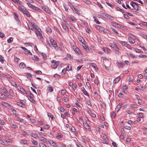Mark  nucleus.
<instances>
[{"label":"nucleus","mask_w":147,"mask_h":147,"mask_svg":"<svg viewBox=\"0 0 147 147\" xmlns=\"http://www.w3.org/2000/svg\"><path fill=\"white\" fill-rule=\"evenodd\" d=\"M47 13L51 15L53 13L51 11L50 9L48 7H47Z\"/></svg>","instance_id":"nucleus-31"},{"label":"nucleus","mask_w":147,"mask_h":147,"mask_svg":"<svg viewBox=\"0 0 147 147\" xmlns=\"http://www.w3.org/2000/svg\"><path fill=\"white\" fill-rule=\"evenodd\" d=\"M95 27L96 29L98 30L101 31L105 32L107 31V30L106 29L98 25L96 26Z\"/></svg>","instance_id":"nucleus-10"},{"label":"nucleus","mask_w":147,"mask_h":147,"mask_svg":"<svg viewBox=\"0 0 147 147\" xmlns=\"http://www.w3.org/2000/svg\"><path fill=\"white\" fill-rule=\"evenodd\" d=\"M5 34H4L1 32H0V37L1 38H3L5 36Z\"/></svg>","instance_id":"nucleus-59"},{"label":"nucleus","mask_w":147,"mask_h":147,"mask_svg":"<svg viewBox=\"0 0 147 147\" xmlns=\"http://www.w3.org/2000/svg\"><path fill=\"white\" fill-rule=\"evenodd\" d=\"M47 142L51 145L54 146H56V143L53 141L50 140H49Z\"/></svg>","instance_id":"nucleus-24"},{"label":"nucleus","mask_w":147,"mask_h":147,"mask_svg":"<svg viewBox=\"0 0 147 147\" xmlns=\"http://www.w3.org/2000/svg\"><path fill=\"white\" fill-rule=\"evenodd\" d=\"M111 24L112 26L114 27H115L117 26V23L114 22H111Z\"/></svg>","instance_id":"nucleus-62"},{"label":"nucleus","mask_w":147,"mask_h":147,"mask_svg":"<svg viewBox=\"0 0 147 147\" xmlns=\"http://www.w3.org/2000/svg\"><path fill=\"white\" fill-rule=\"evenodd\" d=\"M109 45L112 48L115 49H118L115 43L113 42V43H109Z\"/></svg>","instance_id":"nucleus-17"},{"label":"nucleus","mask_w":147,"mask_h":147,"mask_svg":"<svg viewBox=\"0 0 147 147\" xmlns=\"http://www.w3.org/2000/svg\"><path fill=\"white\" fill-rule=\"evenodd\" d=\"M116 116V114L115 113H114L113 112H111V116L112 117H113L114 118H115V117Z\"/></svg>","instance_id":"nucleus-58"},{"label":"nucleus","mask_w":147,"mask_h":147,"mask_svg":"<svg viewBox=\"0 0 147 147\" xmlns=\"http://www.w3.org/2000/svg\"><path fill=\"white\" fill-rule=\"evenodd\" d=\"M13 40V38L12 37H10L9 39L7 40V42L8 43H10Z\"/></svg>","instance_id":"nucleus-48"},{"label":"nucleus","mask_w":147,"mask_h":147,"mask_svg":"<svg viewBox=\"0 0 147 147\" xmlns=\"http://www.w3.org/2000/svg\"><path fill=\"white\" fill-rule=\"evenodd\" d=\"M32 8L34 10H36L39 12L40 11V9L38 8L35 7L33 5V6L32 7Z\"/></svg>","instance_id":"nucleus-37"},{"label":"nucleus","mask_w":147,"mask_h":147,"mask_svg":"<svg viewBox=\"0 0 147 147\" xmlns=\"http://www.w3.org/2000/svg\"><path fill=\"white\" fill-rule=\"evenodd\" d=\"M126 47L127 48L130 50L132 49L133 47H131L129 44H126Z\"/></svg>","instance_id":"nucleus-44"},{"label":"nucleus","mask_w":147,"mask_h":147,"mask_svg":"<svg viewBox=\"0 0 147 147\" xmlns=\"http://www.w3.org/2000/svg\"><path fill=\"white\" fill-rule=\"evenodd\" d=\"M1 105H3L4 107L9 109H10L11 108V105L9 103L5 102L4 101H2L0 102Z\"/></svg>","instance_id":"nucleus-4"},{"label":"nucleus","mask_w":147,"mask_h":147,"mask_svg":"<svg viewBox=\"0 0 147 147\" xmlns=\"http://www.w3.org/2000/svg\"><path fill=\"white\" fill-rule=\"evenodd\" d=\"M73 49L75 52L79 54H81V51L80 49L78 47H76L75 46H73Z\"/></svg>","instance_id":"nucleus-13"},{"label":"nucleus","mask_w":147,"mask_h":147,"mask_svg":"<svg viewBox=\"0 0 147 147\" xmlns=\"http://www.w3.org/2000/svg\"><path fill=\"white\" fill-rule=\"evenodd\" d=\"M122 105V103H119L115 109V111L116 112H117L119 111Z\"/></svg>","instance_id":"nucleus-16"},{"label":"nucleus","mask_w":147,"mask_h":147,"mask_svg":"<svg viewBox=\"0 0 147 147\" xmlns=\"http://www.w3.org/2000/svg\"><path fill=\"white\" fill-rule=\"evenodd\" d=\"M117 27L119 28H123V26L117 23Z\"/></svg>","instance_id":"nucleus-57"},{"label":"nucleus","mask_w":147,"mask_h":147,"mask_svg":"<svg viewBox=\"0 0 147 147\" xmlns=\"http://www.w3.org/2000/svg\"><path fill=\"white\" fill-rule=\"evenodd\" d=\"M18 89L20 91L24 94H27L28 91H26V90L21 87H19Z\"/></svg>","instance_id":"nucleus-15"},{"label":"nucleus","mask_w":147,"mask_h":147,"mask_svg":"<svg viewBox=\"0 0 147 147\" xmlns=\"http://www.w3.org/2000/svg\"><path fill=\"white\" fill-rule=\"evenodd\" d=\"M47 90L49 92H52L53 91V88L51 86H48L47 88Z\"/></svg>","instance_id":"nucleus-27"},{"label":"nucleus","mask_w":147,"mask_h":147,"mask_svg":"<svg viewBox=\"0 0 147 147\" xmlns=\"http://www.w3.org/2000/svg\"><path fill=\"white\" fill-rule=\"evenodd\" d=\"M68 5L72 9H73L75 8L74 6L72 5V4L70 2H68Z\"/></svg>","instance_id":"nucleus-39"},{"label":"nucleus","mask_w":147,"mask_h":147,"mask_svg":"<svg viewBox=\"0 0 147 147\" xmlns=\"http://www.w3.org/2000/svg\"><path fill=\"white\" fill-rule=\"evenodd\" d=\"M120 78L118 76L116 78L113 80V83L114 84L117 83L120 80Z\"/></svg>","instance_id":"nucleus-25"},{"label":"nucleus","mask_w":147,"mask_h":147,"mask_svg":"<svg viewBox=\"0 0 147 147\" xmlns=\"http://www.w3.org/2000/svg\"><path fill=\"white\" fill-rule=\"evenodd\" d=\"M30 122L32 123H34L36 122V120L35 119H30Z\"/></svg>","instance_id":"nucleus-61"},{"label":"nucleus","mask_w":147,"mask_h":147,"mask_svg":"<svg viewBox=\"0 0 147 147\" xmlns=\"http://www.w3.org/2000/svg\"><path fill=\"white\" fill-rule=\"evenodd\" d=\"M102 16L104 18L106 17L107 19L111 20H113L114 19V18L110 15L105 13H102L101 14Z\"/></svg>","instance_id":"nucleus-7"},{"label":"nucleus","mask_w":147,"mask_h":147,"mask_svg":"<svg viewBox=\"0 0 147 147\" xmlns=\"http://www.w3.org/2000/svg\"><path fill=\"white\" fill-rule=\"evenodd\" d=\"M19 9L22 12H23L26 9L25 8V7L22 6H19L18 7Z\"/></svg>","instance_id":"nucleus-29"},{"label":"nucleus","mask_w":147,"mask_h":147,"mask_svg":"<svg viewBox=\"0 0 147 147\" xmlns=\"http://www.w3.org/2000/svg\"><path fill=\"white\" fill-rule=\"evenodd\" d=\"M83 46L84 48L86 50L87 52H88L89 51V49L88 47L85 45H84Z\"/></svg>","instance_id":"nucleus-35"},{"label":"nucleus","mask_w":147,"mask_h":147,"mask_svg":"<svg viewBox=\"0 0 147 147\" xmlns=\"http://www.w3.org/2000/svg\"><path fill=\"white\" fill-rule=\"evenodd\" d=\"M26 95L28 97V99L31 102L33 103L35 102V101L33 98L34 96L31 92L28 91Z\"/></svg>","instance_id":"nucleus-2"},{"label":"nucleus","mask_w":147,"mask_h":147,"mask_svg":"<svg viewBox=\"0 0 147 147\" xmlns=\"http://www.w3.org/2000/svg\"><path fill=\"white\" fill-rule=\"evenodd\" d=\"M21 143L24 144H27V141L26 140H22L21 141Z\"/></svg>","instance_id":"nucleus-53"},{"label":"nucleus","mask_w":147,"mask_h":147,"mask_svg":"<svg viewBox=\"0 0 147 147\" xmlns=\"http://www.w3.org/2000/svg\"><path fill=\"white\" fill-rule=\"evenodd\" d=\"M94 21L96 22V23L98 24H100V22L98 20V19L96 17L94 16L93 17Z\"/></svg>","instance_id":"nucleus-33"},{"label":"nucleus","mask_w":147,"mask_h":147,"mask_svg":"<svg viewBox=\"0 0 147 147\" xmlns=\"http://www.w3.org/2000/svg\"><path fill=\"white\" fill-rule=\"evenodd\" d=\"M20 134L21 135L23 136H26L28 134V133L27 132L24 131H22L20 133Z\"/></svg>","instance_id":"nucleus-42"},{"label":"nucleus","mask_w":147,"mask_h":147,"mask_svg":"<svg viewBox=\"0 0 147 147\" xmlns=\"http://www.w3.org/2000/svg\"><path fill=\"white\" fill-rule=\"evenodd\" d=\"M0 90L5 94H7L8 92L6 88L4 87L1 86L0 87Z\"/></svg>","instance_id":"nucleus-14"},{"label":"nucleus","mask_w":147,"mask_h":147,"mask_svg":"<svg viewBox=\"0 0 147 147\" xmlns=\"http://www.w3.org/2000/svg\"><path fill=\"white\" fill-rule=\"evenodd\" d=\"M0 61L2 63H4L5 61V60L3 59V58L1 55H0Z\"/></svg>","instance_id":"nucleus-54"},{"label":"nucleus","mask_w":147,"mask_h":147,"mask_svg":"<svg viewBox=\"0 0 147 147\" xmlns=\"http://www.w3.org/2000/svg\"><path fill=\"white\" fill-rule=\"evenodd\" d=\"M50 40L51 44L55 49L57 50H58V48L57 47V45L56 41L51 38H50Z\"/></svg>","instance_id":"nucleus-5"},{"label":"nucleus","mask_w":147,"mask_h":147,"mask_svg":"<svg viewBox=\"0 0 147 147\" xmlns=\"http://www.w3.org/2000/svg\"><path fill=\"white\" fill-rule=\"evenodd\" d=\"M130 4L135 10V11H134L135 12H136V11L138 10L139 6L138 5V4H137L136 3L133 1H131L130 3Z\"/></svg>","instance_id":"nucleus-3"},{"label":"nucleus","mask_w":147,"mask_h":147,"mask_svg":"<svg viewBox=\"0 0 147 147\" xmlns=\"http://www.w3.org/2000/svg\"><path fill=\"white\" fill-rule=\"evenodd\" d=\"M130 107L132 108L136 109L137 108V105L134 104H131L130 105Z\"/></svg>","instance_id":"nucleus-38"},{"label":"nucleus","mask_w":147,"mask_h":147,"mask_svg":"<svg viewBox=\"0 0 147 147\" xmlns=\"http://www.w3.org/2000/svg\"><path fill=\"white\" fill-rule=\"evenodd\" d=\"M48 117L50 120L52 121L53 119L54 116L51 113H48L47 114Z\"/></svg>","instance_id":"nucleus-22"},{"label":"nucleus","mask_w":147,"mask_h":147,"mask_svg":"<svg viewBox=\"0 0 147 147\" xmlns=\"http://www.w3.org/2000/svg\"><path fill=\"white\" fill-rule=\"evenodd\" d=\"M14 19L18 22V24L19 25H21V22L18 18V14L15 12L14 13Z\"/></svg>","instance_id":"nucleus-11"},{"label":"nucleus","mask_w":147,"mask_h":147,"mask_svg":"<svg viewBox=\"0 0 147 147\" xmlns=\"http://www.w3.org/2000/svg\"><path fill=\"white\" fill-rule=\"evenodd\" d=\"M10 109H11V112L13 113V114L15 115H16L17 114V113H16V111L14 109H12V108H11Z\"/></svg>","instance_id":"nucleus-45"},{"label":"nucleus","mask_w":147,"mask_h":147,"mask_svg":"<svg viewBox=\"0 0 147 147\" xmlns=\"http://www.w3.org/2000/svg\"><path fill=\"white\" fill-rule=\"evenodd\" d=\"M0 98L3 100H5L7 99V97L5 94L1 93L0 95Z\"/></svg>","instance_id":"nucleus-20"},{"label":"nucleus","mask_w":147,"mask_h":147,"mask_svg":"<svg viewBox=\"0 0 147 147\" xmlns=\"http://www.w3.org/2000/svg\"><path fill=\"white\" fill-rule=\"evenodd\" d=\"M39 145L40 147H46V146L45 144L43 143H40L39 144Z\"/></svg>","instance_id":"nucleus-56"},{"label":"nucleus","mask_w":147,"mask_h":147,"mask_svg":"<svg viewBox=\"0 0 147 147\" xmlns=\"http://www.w3.org/2000/svg\"><path fill=\"white\" fill-rule=\"evenodd\" d=\"M67 25L68 24H67L63 23L61 24L63 28L65 30H68Z\"/></svg>","instance_id":"nucleus-18"},{"label":"nucleus","mask_w":147,"mask_h":147,"mask_svg":"<svg viewBox=\"0 0 147 147\" xmlns=\"http://www.w3.org/2000/svg\"><path fill=\"white\" fill-rule=\"evenodd\" d=\"M132 38H128V40L129 42L130 43H131V44H133L135 42V39L136 38V37L134 36L133 37H132Z\"/></svg>","instance_id":"nucleus-12"},{"label":"nucleus","mask_w":147,"mask_h":147,"mask_svg":"<svg viewBox=\"0 0 147 147\" xmlns=\"http://www.w3.org/2000/svg\"><path fill=\"white\" fill-rule=\"evenodd\" d=\"M138 115L140 117L143 118L144 117V114L142 113H138Z\"/></svg>","instance_id":"nucleus-64"},{"label":"nucleus","mask_w":147,"mask_h":147,"mask_svg":"<svg viewBox=\"0 0 147 147\" xmlns=\"http://www.w3.org/2000/svg\"><path fill=\"white\" fill-rule=\"evenodd\" d=\"M135 51L136 52L139 53H140L142 51L140 50L136 49V48H134V49Z\"/></svg>","instance_id":"nucleus-60"},{"label":"nucleus","mask_w":147,"mask_h":147,"mask_svg":"<svg viewBox=\"0 0 147 147\" xmlns=\"http://www.w3.org/2000/svg\"><path fill=\"white\" fill-rule=\"evenodd\" d=\"M117 64L119 67L123 68V66L125 65V64L122 62H117Z\"/></svg>","instance_id":"nucleus-23"},{"label":"nucleus","mask_w":147,"mask_h":147,"mask_svg":"<svg viewBox=\"0 0 147 147\" xmlns=\"http://www.w3.org/2000/svg\"><path fill=\"white\" fill-rule=\"evenodd\" d=\"M82 91L85 95L89 97V95L88 94V92L86 91L84 88L83 89H82Z\"/></svg>","instance_id":"nucleus-28"},{"label":"nucleus","mask_w":147,"mask_h":147,"mask_svg":"<svg viewBox=\"0 0 147 147\" xmlns=\"http://www.w3.org/2000/svg\"><path fill=\"white\" fill-rule=\"evenodd\" d=\"M43 122L41 121H38L37 124L36 125L37 126L43 124Z\"/></svg>","instance_id":"nucleus-50"},{"label":"nucleus","mask_w":147,"mask_h":147,"mask_svg":"<svg viewBox=\"0 0 147 147\" xmlns=\"http://www.w3.org/2000/svg\"><path fill=\"white\" fill-rule=\"evenodd\" d=\"M92 67H93L96 71H97L98 70V68H97V66L95 63L93 64V65H92Z\"/></svg>","instance_id":"nucleus-32"},{"label":"nucleus","mask_w":147,"mask_h":147,"mask_svg":"<svg viewBox=\"0 0 147 147\" xmlns=\"http://www.w3.org/2000/svg\"><path fill=\"white\" fill-rule=\"evenodd\" d=\"M47 32L51 33L52 32V30L50 28L48 27V28H47Z\"/></svg>","instance_id":"nucleus-55"},{"label":"nucleus","mask_w":147,"mask_h":147,"mask_svg":"<svg viewBox=\"0 0 147 147\" xmlns=\"http://www.w3.org/2000/svg\"><path fill=\"white\" fill-rule=\"evenodd\" d=\"M30 136L34 138H38V135L34 133H32L30 135Z\"/></svg>","instance_id":"nucleus-36"},{"label":"nucleus","mask_w":147,"mask_h":147,"mask_svg":"<svg viewBox=\"0 0 147 147\" xmlns=\"http://www.w3.org/2000/svg\"><path fill=\"white\" fill-rule=\"evenodd\" d=\"M27 78L29 79L30 81H32V76L31 74L29 73H26V74Z\"/></svg>","instance_id":"nucleus-21"},{"label":"nucleus","mask_w":147,"mask_h":147,"mask_svg":"<svg viewBox=\"0 0 147 147\" xmlns=\"http://www.w3.org/2000/svg\"><path fill=\"white\" fill-rule=\"evenodd\" d=\"M120 43L122 44V45L123 46H124L125 47L126 46V44H127V43H126L124 41H120Z\"/></svg>","instance_id":"nucleus-46"},{"label":"nucleus","mask_w":147,"mask_h":147,"mask_svg":"<svg viewBox=\"0 0 147 147\" xmlns=\"http://www.w3.org/2000/svg\"><path fill=\"white\" fill-rule=\"evenodd\" d=\"M129 55L130 57L132 58H137V56H136L135 55L132 53H130Z\"/></svg>","instance_id":"nucleus-40"},{"label":"nucleus","mask_w":147,"mask_h":147,"mask_svg":"<svg viewBox=\"0 0 147 147\" xmlns=\"http://www.w3.org/2000/svg\"><path fill=\"white\" fill-rule=\"evenodd\" d=\"M67 70H68V69H66V68H64L62 70V72L64 74L66 73V71Z\"/></svg>","instance_id":"nucleus-63"},{"label":"nucleus","mask_w":147,"mask_h":147,"mask_svg":"<svg viewBox=\"0 0 147 147\" xmlns=\"http://www.w3.org/2000/svg\"><path fill=\"white\" fill-rule=\"evenodd\" d=\"M25 64L24 63L22 62L20 64L19 66L20 68L23 69L25 67Z\"/></svg>","instance_id":"nucleus-26"},{"label":"nucleus","mask_w":147,"mask_h":147,"mask_svg":"<svg viewBox=\"0 0 147 147\" xmlns=\"http://www.w3.org/2000/svg\"><path fill=\"white\" fill-rule=\"evenodd\" d=\"M25 103L23 100L20 99L17 102L16 104L18 106L25 108L26 106Z\"/></svg>","instance_id":"nucleus-1"},{"label":"nucleus","mask_w":147,"mask_h":147,"mask_svg":"<svg viewBox=\"0 0 147 147\" xmlns=\"http://www.w3.org/2000/svg\"><path fill=\"white\" fill-rule=\"evenodd\" d=\"M69 18L70 22L72 23H74L76 22V19L75 17L71 15L69 16Z\"/></svg>","instance_id":"nucleus-8"},{"label":"nucleus","mask_w":147,"mask_h":147,"mask_svg":"<svg viewBox=\"0 0 147 147\" xmlns=\"http://www.w3.org/2000/svg\"><path fill=\"white\" fill-rule=\"evenodd\" d=\"M40 31L41 30L40 29L37 28L36 29L35 31V33L37 36L38 38H41L42 37Z\"/></svg>","instance_id":"nucleus-6"},{"label":"nucleus","mask_w":147,"mask_h":147,"mask_svg":"<svg viewBox=\"0 0 147 147\" xmlns=\"http://www.w3.org/2000/svg\"><path fill=\"white\" fill-rule=\"evenodd\" d=\"M59 62L58 61H55V60H53L51 61V63L53 64L52 65V67L54 69L56 68L58 65Z\"/></svg>","instance_id":"nucleus-9"},{"label":"nucleus","mask_w":147,"mask_h":147,"mask_svg":"<svg viewBox=\"0 0 147 147\" xmlns=\"http://www.w3.org/2000/svg\"><path fill=\"white\" fill-rule=\"evenodd\" d=\"M111 30L116 34L117 35L118 34V33L115 29L113 28H111Z\"/></svg>","instance_id":"nucleus-52"},{"label":"nucleus","mask_w":147,"mask_h":147,"mask_svg":"<svg viewBox=\"0 0 147 147\" xmlns=\"http://www.w3.org/2000/svg\"><path fill=\"white\" fill-rule=\"evenodd\" d=\"M7 98L9 99H11L13 98V96L10 93H8L6 95Z\"/></svg>","instance_id":"nucleus-30"},{"label":"nucleus","mask_w":147,"mask_h":147,"mask_svg":"<svg viewBox=\"0 0 147 147\" xmlns=\"http://www.w3.org/2000/svg\"><path fill=\"white\" fill-rule=\"evenodd\" d=\"M103 50L105 52H106L107 53H108L109 52V50L107 48H104L103 49Z\"/></svg>","instance_id":"nucleus-51"},{"label":"nucleus","mask_w":147,"mask_h":147,"mask_svg":"<svg viewBox=\"0 0 147 147\" xmlns=\"http://www.w3.org/2000/svg\"><path fill=\"white\" fill-rule=\"evenodd\" d=\"M66 68L68 69V70H72V67L69 64Z\"/></svg>","instance_id":"nucleus-47"},{"label":"nucleus","mask_w":147,"mask_h":147,"mask_svg":"<svg viewBox=\"0 0 147 147\" xmlns=\"http://www.w3.org/2000/svg\"><path fill=\"white\" fill-rule=\"evenodd\" d=\"M84 126L85 128L88 130H90V127L88 124H86V125H84Z\"/></svg>","instance_id":"nucleus-49"},{"label":"nucleus","mask_w":147,"mask_h":147,"mask_svg":"<svg viewBox=\"0 0 147 147\" xmlns=\"http://www.w3.org/2000/svg\"><path fill=\"white\" fill-rule=\"evenodd\" d=\"M23 13L28 17H30V14L28 11L26 9Z\"/></svg>","instance_id":"nucleus-19"},{"label":"nucleus","mask_w":147,"mask_h":147,"mask_svg":"<svg viewBox=\"0 0 147 147\" xmlns=\"http://www.w3.org/2000/svg\"><path fill=\"white\" fill-rule=\"evenodd\" d=\"M83 1L87 5H90L91 4V2L88 0H85Z\"/></svg>","instance_id":"nucleus-43"},{"label":"nucleus","mask_w":147,"mask_h":147,"mask_svg":"<svg viewBox=\"0 0 147 147\" xmlns=\"http://www.w3.org/2000/svg\"><path fill=\"white\" fill-rule=\"evenodd\" d=\"M0 143L3 145H6L7 143V142L3 141L2 140L0 139Z\"/></svg>","instance_id":"nucleus-34"},{"label":"nucleus","mask_w":147,"mask_h":147,"mask_svg":"<svg viewBox=\"0 0 147 147\" xmlns=\"http://www.w3.org/2000/svg\"><path fill=\"white\" fill-rule=\"evenodd\" d=\"M10 83L13 86L16 88L18 86L15 82H11Z\"/></svg>","instance_id":"nucleus-41"}]
</instances>
